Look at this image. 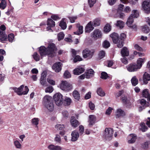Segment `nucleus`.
Masks as SVG:
<instances>
[{"label": "nucleus", "mask_w": 150, "mask_h": 150, "mask_svg": "<svg viewBox=\"0 0 150 150\" xmlns=\"http://www.w3.org/2000/svg\"><path fill=\"white\" fill-rule=\"evenodd\" d=\"M57 50V48L55 45L52 43H50L46 48L44 46L40 47L39 52L42 58L46 56H47L49 57L52 58L56 56Z\"/></svg>", "instance_id": "1"}, {"label": "nucleus", "mask_w": 150, "mask_h": 150, "mask_svg": "<svg viewBox=\"0 0 150 150\" xmlns=\"http://www.w3.org/2000/svg\"><path fill=\"white\" fill-rule=\"evenodd\" d=\"M145 60V58H139L137 60V64L135 63L131 64L127 66V70L129 72H134L137 71L141 68L142 64Z\"/></svg>", "instance_id": "2"}, {"label": "nucleus", "mask_w": 150, "mask_h": 150, "mask_svg": "<svg viewBox=\"0 0 150 150\" xmlns=\"http://www.w3.org/2000/svg\"><path fill=\"white\" fill-rule=\"evenodd\" d=\"M42 103L45 107L50 111L54 110V105L51 97L46 95L43 98Z\"/></svg>", "instance_id": "3"}, {"label": "nucleus", "mask_w": 150, "mask_h": 150, "mask_svg": "<svg viewBox=\"0 0 150 150\" xmlns=\"http://www.w3.org/2000/svg\"><path fill=\"white\" fill-rule=\"evenodd\" d=\"M139 16V14L137 10H134L132 11V13L128 18L126 24L127 26L135 30L137 29V26L135 24H134L132 26L131 25L133 22L134 18H137Z\"/></svg>", "instance_id": "4"}, {"label": "nucleus", "mask_w": 150, "mask_h": 150, "mask_svg": "<svg viewBox=\"0 0 150 150\" xmlns=\"http://www.w3.org/2000/svg\"><path fill=\"white\" fill-rule=\"evenodd\" d=\"M13 90L15 92L17 93V94L19 96L26 95L29 91V89L27 86H25L24 88V86L23 85H21L18 88H13Z\"/></svg>", "instance_id": "5"}, {"label": "nucleus", "mask_w": 150, "mask_h": 150, "mask_svg": "<svg viewBox=\"0 0 150 150\" xmlns=\"http://www.w3.org/2000/svg\"><path fill=\"white\" fill-rule=\"evenodd\" d=\"M110 37L112 38L113 42L117 44V46L119 48H121L123 46V44H122V42L119 41V36L117 34L113 33L110 35Z\"/></svg>", "instance_id": "6"}, {"label": "nucleus", "mask_w": 150, "mask_h": 150, "mask_svg": "<svg viewBox=\"0 0 150 150\" xmlns=\"http://www.w3.org/2000/svg\"><path fill=\"white\" fill-rule=\"evenodd\" d=\"M59 87L61 89L66 91H69L73 88L72 85L66 81H62Z\"/></svg>", "instance_id": "7"}, {"label": "nucleus", "mask_w": 150, "mask_h": 150, "mask_svg": "<svg viewBox=\"0 0 150 150\" xmlns=\"http://www.w3.org/2000/svg\"><path fill=\"white\" fill-rule=\"evenodd\" d=\"M113 130L112 129L110 128H105L104 133L103 137L106 140H110L112 138Z\"/></svg>", "instance_id": "8"}, {"label": "nucleus", "mask_w": 150, "mask_h": 150, "mask_svg": "<svg viewBox=\"0 0 150 150\" xmlns=\"http://www.w3.org/2000/svg\"><path fill=\"white\" fill-rule=\"evenodd\" d=\"M53 99L56 104L59 106L63 103L62 95L59 93H57L53 96Z\"/></svg>", "instance_id": "9"}, {"label": "nucleus", "mask_w": 150, "mask_h": 150, "mask_svg": "<svg viewBox=\"0 0 150 150\" xmlns=\"http://www.w3.org/2000/svg\"><path fill=\"white\" fill-rule=\"evenodd\" d=\"M82 53L83 57L89 59L92 58L93 56L94 51H91L88 49L86 48L83 51Z\"/></svg>", "instance_id": "10"}, {"label": "nucleus", "mask_w": 150, "mask_h": 150, "mask_svg": "<svg viewBox=\"0 0 150 150\" xmlns=\"http://www.w3.org/2000/svg\"><path fill=\"white\" fill-rule=\"evenodd\" d=\"M91 37L95 39L101 38L102 35L101 31L98 29H95L91 34Z\"/></svg>", "instance_id": "11"}, {"label": "nucleus", "mask_w": 150, "mask_h": 150, "mask_svg": "<svg viewBox=\"0 0 150 150\" xmlns=\"http://www.w3.org/2000/svg\"><path fill=\"white\" fill-rule=\"evenodd\" d=\"M6 29L5 26L2 25L0 27V40L1 41L6 40L7 38V36L5 34L4 31Z\"/></svg>", "instance_id": "12"}, {"label": "nucleus", "mask_w": 150, "mask_h": 150, "mask_svg": "<svg viewBox=\"0 0 150 150\" xmlns=\"http://www.w3.org/2000/svg\"><path fill=\"white\" fill-rule=\"evenodd\" d=\"M142 8L145 12L147 13H150V1H145L142 3Z\"/></svg>", "instance_id": "13"}, {"label": "nucleus", "mask_w": 150, "mask_h": 150, "mask_svg": "<svg viewBox=\"0 0 150 150\" xmlns=\"http://www.w3.org/2000/svg\"><path fill=\"white\" fill-rule=\"evenodd\" d=\"M47 25L48 26L47 28V30L50 32L52 31L51 29V28L54 27L55 25V23L51 18L48 19L47 23Z\"/></svg>", "instance_id": "14"}, {"label": "nucleus", "mask_w": 150, "mask_h": 150, "mask_svg": "<svg viewBox=\"0 0 150 150\" xmlns=\"http://www.w3.org/2000/svg\"><path fill=\"white\" fill-rule=\"evenodd\" d=\"M137 138V137L136 134H130L127 137L128 142L129 144L133 143L135 142Z\"/></svg>", "instance_id": "15"}, {"label": "nucleus", "mask_w": 150, "mask_h": 150, "mask_svg": "<svg viewBox=\"0 0 150 150\" xmlns=\"http://www.w3.org/2000/svg\"><path fill=\"white\" fill-rule=\"evenodd\" d=\"M62 64L59 62H56L54 64L52 67V69L56 72H59L62 69Z\"/></svg>", "instance_id": "16"}, {"label": "nucleus", "mask_w": 150, "mask_h": 150, "mask_svg": "<svg viewBox=\"0 0 150 150\" xmlns=\"http://www.w3.org/2000/svg\"><path fill=\"white\" fill-rule=\"evenodd\" d=\"M93 23L91 21L89 22L86 25L85 28V32L86 33H90L94 29L93 26Z\"/></svg>", "instance_id": "17"}, {"label": "nucleus", "mask_w": 150, "mask_h": 150, "mask_svg": "<svg viewBox=\"0 0 150 150\" xmlns=\"http://www.w3.org/2000/svg\"><path fill=\"white\" fill-rule=\"evenodd\" d=\"M79 134L78 132L76 130L73 131L71 134V141L73 142H75L78 139L79 137Z\"/></svg>", "instance_id": "18"}, {"label": "nucleus", "mask_w": 150, "mask_h": 150, "mask_svg": "<svg viewBox=\"0 0 150 150\" xmlns=\"http://www.w3.org/2000/svg\"><path fill=\"white\" fill-rule=\"evenodd\" d=\"M67 20L66 18H63L60 21L59 25L61 27V28L63 30L65 29L67 27L66 22Z\"/></svg>", "instance_id": "19"}, {"label": "nucleus", "mask_w": 150, "mask_h": 150, "mask_svg": "<svg viewBox=\"0 0 150 150\" xmlns=\"http://www.w3.org/2000/svg\"><path fill=\"white\" fill-rule=\"evenodd\" d=\"M70 122L72 126L74 127H77L79 125V123L78 120L75 118V117L72 116L71 118Z\"/></svg>", "instance_id": "20"}, {"label": "nucleus", "mask_w": 150, "mask_h": 150, "mask_svg": "<svg viewBox=\"0 0 150 150\" xmlns=\"http://www.w3.org/2000/svg\"><path fill=\"white\" fill-rule=\"evenodd\" d=\"M84 69L81 67H79L75 69L73 71L74 74L76 75H79L82 73Z\"/></svg>", "instance_id": "21"}, {"label": "nucleus", "mask_w": 150, "mask_h": 150, "mask_svg": "<svg viewBox=\"0 0 150 150\" xmlns=\"http://www.w3.org/2000/svg\"><path fill=\"white\" fill-rule=\"evenodd\" d=\"M150 80V75L146 72H145L143 76V81L144 83L146 84L148 81Z\"/></svg>", "instance_id": "22"}, {"label": "nucleus", "mask_w": 150, "mask_h": 150, "mask_svg": "<svg viewBox=\"0 0 150 150\" xmlns=\"http://www.w3.org/2000/svg\"><path fill=\"white\" fill-rule=\"evenodd\" d=\"M96 120V118L95 115H90L89 117V125H92L95 123Z\"/></svg>", "instance_id": "23"}, {"label": "nucleus", "mask_w": 150, "mask_h": 150, "mask_svg": "<svg viewBox=\"0 0 150 150\" xmlns=\"http://www.w3.org/2000/svg\"><path fill=\"white\" fill-rule=\"evenodd\" d=\"M121 53L123 57L127 56L129 55V54L128 49L125 47H124L122 48Z\"/></svg>", "instance_id": "24"}, {"label": "nucleus", "mask_w": 150, "mask_h": 150, "mask_svg": "<svg viewBox=\"0 0 150 150\" xmlns=\"http://www.w3.org/2000/svg\"><path fill=\"white\" fill-rule=\"evenodd\" d=\"M94 71L91 69H90L87 71L85 73L86 76V78L89 79L92 77L93 75Z\"/></svg>", "instance_id": "25"}, {"label": "nucleus", "mask_w": 150, "mask_h": 150, "mask_svg": "<svg viewBox=\"0 0 150 150\" xmlns=\"http://www.w3.org/2000/svg\"><path fill=\"white\" fill-rule=\"evenodd\" d=\"M72 95L75 100H79L80 99V95L78 91L76 90H74L72 93Z\"/></svg>", "instance_id": "26"}, {"label": "nucleus", "mask_w": 150, "mask_h": 150, "mask_svg": "<svg viewBox=\"0 0 150 150\" xmlns=\"http://www.w3.org/2000/svg\"><path fill=\"white\" fill-rule=\"evenodd\" d=\"M49 149L50 150H61L62 147L59 146H55L53 144H51L48 146Z\"/></svg>", "instance_id": "27"}, {"label": "nucleus", "mask_w": 150, "mask_h": 150, "mask_svg": "<svg viewBox=\"0 0 150 150\" xmlns=\"http://www.w3.org/2000/svg\"><path fill=\"white\" fill-rule=\"evenodd\" d=\"M125 115V112L121 109H118L117 110L116 114V117L118 118L121 116H123Z\"/></svg>", "instance_id": "28"}, {"label": "nucleus", "mask_w": 150, "mask_h": 150, "mask_svg": "<svg viewBox=\"0 0 150 150\" xmlns=\"http://www.w3.org/2000/svg\"><path fill=\"white\" fill-rule=\"evenodd\" d=\"M115 25L120 28L122 29L124 26L125 23L121 20L117 21V23H115Z\"/></svg>", "instance_id": "29"}, {"label": "nucleus", "mask_w": 150, "mask_h": 150, "mask_svg": "<svg viewBox=\"0 0 150 150\" xmlns=\"http://www.w3.org/2000/svg\"><path fill=\"white\" fill-rule=\"evenodd\" d=\"M71 102V99L70 98L66 97L64 100V104L65 106H68L70 105Z\"/></svg>", "instance_id": "30"}, {"label": "nucleus", "mask_w": 150, "mask_h": 150, "mask_svg": "<svg viewBox=\"0 0 150 150\" xmlns=\"http://www.w3.org/2000/svg\"><path fill=\"white\" fill-rule=\"evenodd\" d=\"M13 143L14 146L16 148L18 149H21V148L22 145L16 139H13Z\"/></svg>", "instance_id": "31"}, {"label": "nucleus", "mask_w": 150, "mask_h": 150, "mask_svg": "<svg viewBox=\"0 0 150 150\" xmlns=\"http://www.w3.org/2000/svg\"><path fill=\"white\" fill-rule=\"evenodd\" d=\"M0 8L4 9L5 8L7 5L6 2L5 0H0Z\"/></svg>", "instance_id": "32"}, {"label": "nucleus", "mask_w": 150, "mask_h": 150, "mask_svg": "<svg viewBox=\"0 0 150 150\" xmlns=\"http://www.w3.org/2000/svg\"><path fill=\"white\" fill-rule=\"evenodd\" d=\"M97 93L100 96H104L105 95L104 92L100 88H98Z\"/></svg>", "instance_id": "33"}, {"label": "nucleus", "mask_w": 150, "mask_h": 150, "mask_svg": "<svg viewBox=\"0 0 150 150\" xmlns=\"http://www.w3.org/2000/svg\"><path fill=\"white\" fill-rule=\"evenodd\" d=\"M83 33V27L82 26H79L78 28V30L74 32V33L77 35H79Z\"/></svg>", "instance_id": "34"}, {"label": "nucleus", "mask_w": 150, "mask_h": 150, "mask_svg": "<svg viewBox=\"0 0 150 150\" xmlns=\"http://www.w3.org/2000/svg\"><path fill=\"white\" fill-rule=\"evenodd\" d=\"M142 30L144 33H147L150 31V28L147 25H144L142 26Z\"/></svg>", "instance_id": "35"}, {"label": "nucleus", "mask_w": 150, "mask_h": 150, "mask_svg": "<svg viewBox=\"0 0 150 150\" xmlns=\"http://www.w3.org/2000/svg\"><path fill=\"white\" fill-rule=\"evenodd\" d=\"M133 86H135L138 83V80L135 76L133 77L131 80Z\"/></svg>", "instance_id": "36"}, {"label": "nucleus", "mask_w": 150, "mask_h": 150, "mask_svg": "<svg viewBox=\"0 0 150 150\" xmlns=\"http://www.w3.org/2000/svg\"><path fill=\"white\" fill-rule=\"evenodd\" d=\"M149 94L148 90L145 89L142 91V95L143 97L146 98L149 96Z\"/></svg>", "instance_id": "37"}, {"label": "nucleus", "mask_w": 150, "mask_h": 150, "mask_svg": "<svg viewBox=\"0 0 150 150\" xmlns=\"http://www.w3.org/2000/svg\"><path fill=\"white\" fill-rule=\"evenodd\" d=\"M6 55V52L4 50L0 49V61H2L4 59V56Z\"/></svg>", "instance_id": "38"}, {"label": "nucleus", "mask_w": 150, "mask_h": 150, "mask_svg": "<svg viewBox=\"0 0 150 150\" xmlns=\"http://www.w3.org/2000/svg\"><path fill=\"white\" fill-rule=\"evenodd\" d=\"M147 127L146 126L145 124L144 123H142L140 124V129L143 132H144L147 129Z\"/></svg>", "instance_id": "39"}, {"label": "nucleus", "mask_w": 150, "mask_h": 150, "mask_svg": "<svg viewBox=\"0 0 150 150\" xmlns=\"http://www.w3.org/2000/svg\"><path fill=\"white\" fill-rule=\"evenodd\" d=\"M140 103L142 105L144 106L145 107H148L149 106V104L148 102L144 99H142L140 101Z\"/></svg>", "instance_id": "40"}, {"label": "nucleus", "mask_w": 150, "mask_h": 150, "mask_svg": "<svg viewBox=\"0 0 150 150\" xmlns=\"http://www.w3.org/2000/svg\"><path fill=\"white\" fill-rule=\"evenodd\" d=\"M65 127V125L63 124H57L55 126V128L57 130H62Z\"/></svg>", "instance_id": "41"}, {"label": "nucleus", "mask_w": 150, "mask_h": 150, "mask_svg": "<svg viewBox=\"0 0 150 150\" xmlns=\"http://www.w3.org/2000/svg\"><path fill=\"white\" fill-rule=\"evenodd\" d=\"M111 26L109 24H107L104 27V31L105 32H109L111 30Z\"/></svg>", "instance_id": "42"}, {"label": "nucleus", "mask_w": 150, "mask_h": 150, "mask_svg": "<svg viewBox=\"0 0 150 150\" xmlns=\"http://www.w3.org/2000/svg\"><path fill=\"white\" fill-rule=\"evenodd\" d=\"M39 119L37 118H34L33 119L31 120V122L32 124L35 125L37 127V125L39 123Z\"/></svg>", "instance_id": "43"}, {"label": "nucleus", "mask_w": 150, "mask_h": 150, "mask_svg": "<svg viewBox=\"0 0 150 150\" xmlns=\"http://www.w3.org/2000/svg\"><path fill=\"white\" fill-rule=\"evenodd\" d=\"M54 141L57 143L60 144L61 139L60 136L58 134H56L54 138Z\"/></svg>", "instance_id": "44"}, {"label": "nucleus", "mask_w": 150, "mask_h": 150, "mask_svg": "<svg viewBox=\"0 0 150 150\" xmlns=\"http://www.w3.org/2000/svg\"><path fill=\"white\" fill-rule=\"evenodd\" d=\"M105 52L103 50L100 51L98 54V57L101 59L103 58L105 56Z\"/></svg>", "instance_id": "45"}, {"label": "nucleus", "mask_w": 150, "mask_h": 150, "mask_svg": "<svg viewBox=\"0 0 150 150\" xmlns=\"http://www.w3.org/2000/svg\"><path fill=\"white\" fill-rule=\"evenodd\" d=\"M64 36V35L62 32H61L57 35L58 39L59 41H60L63 39Z\"/></svg>", "instance_id": "46"}, {"label": "nucleus", "mask_w": 150, "mask_h": 150, "mask_svg": "<svg viewBox=\"0 0 150 150\" xmlns=\"http://www.w3.org/2000/svg\"><path fill=\"white\" fill-rule=\"evenodd\" d=\"M93 26H97L100 25V20L99 19H96L93 22H92Z\"/></svg>", "instance_id": "47"}, {"label": "nucleus", "mask_w": 150, "mask_h": 150, "mask_svg": "<svg viewBox=\"0 0 150 150\" xmlns=\"http://www.w3.org/2000/svg\"><path fill=\"white\" fill-rule=\"evenodd\" d=\"M74 62H76L77 61H80L82 60V58L79 55H76L74 57Z\"/></svg>", "instance_id": "48"}, {"label": "nucleus", "mask_w": 150, "mask_h": 150, "mask_svg": "<svg viewBox=\"0 0 150 150\" xmlns=\"http://www.w3.org/2000/svg\"><path fill=\"white\" fill-rule=\"evenodd\" d=\"M33 57L34 59L36 61H38L40 60V56L37 53L35 52L33 54Z\"/></svg>", "instance_id": "49"}, {"label": "nucleus", "mask_w": 150, "mask_h": 150, "mask_svg": "<svg viewBox=\"0 0 150 150\" xmlns=\"http://www.w3.org/2000/svg\"><path fill=\"white\" fill-rule=\"evenodd\" d=\"M103 46L105 48H108L110 46L109 42L107 40L105 41L103 43Z\"/></svg>", "instance_id": "50"}, {"label": "nucleus", "mask_w": 150, "mask_h": 150, "mask_svg": "<svg viewBox=\"0 0 150 150\" xmlns=\"http://www.w3.org/2000/svg\"><path fill=\"white\" fill-rule=\"evenodd\" d=\"M126 37V35L124 33H122L120 34V37H119V41H121L122 42V44H123V41L124 39Z\"/></svg>", "instance_id": "51"}, {"label": "nucleus", "mask_w": 150, "mask_h": 150, "mask_svg": "<svg viewBox=\"0 0 150 150\" xmlns=\"http://www.w3.org/2000/svg\"><path fill=\"white\" fill-rule=\"evenodd\" d=\"M108 77V75L105 72H103L101 73V78L102 79H106Z\"/></svg>", "instance_id": "52"}, {"label": "nucleus", "mask_w": 150, "mask_h": 150, "mask_svg": "<svg viewBox=\"0 0 150 150\" xmlns=\"http://www.w3.org/2000/svg\"><path fill=\"white\" fill-rule=\"evenodd\" d=\"M84 129L82 125H81L79 127V134L81 135L84 132Z\"/></svg>", "instance_id": "53"}, {"label": "nucleus", "mask_w": 150, "mask_h": 150, "mask_svg": "<svg viewBox=\"0 0 150 150\" xmlns=\"http://www.w3.org/2000/svg\"><path fill=\"white\" fill-rule=\"evenodd\" d=\"M68 18L70 20L71 23H73L74 22L75 20L77 19V17L76 16H72L68 17Z\"/></svg>", "instance_id": "54"}, {"label": "nucleus", "mask_w": 150, "mask_h": 150, "mask_svg": "<svg viewBox=\"0 0 150 150\" xmlns=\"http://www.w3.org/2000/svg\"><path fill=\"white\" fill-rule=\"evenodd\" d=\"M53 91V87L51 86L47 87L45 90V91L46 93H51Z\"/></svg>", "instance_id": "55"}, {"label": "nucleus", "mask_w": 150, "mask_h": 150, "mask_svg": "<svg viewBox=\"0 0 150 150\" xmlns=\"http://www.w3.org/2000/svg\"><path fill=\"white\" fill-rule=\"evenodd\" d=\"M96 2V0H88V3L90 7H92Z\"/></svg>", "instance_id": "56"}, {"label": "nucleus", "mask_w": 150, "mask_h": 150, "mask_svg": "<svg viewBox=\"0 0 150 150\" xmlns=\"http://www.w3.org/2000/svg\"><path fill=\"white\" fill-rule=\"evenodd\" d=\"M64 76L65 78H68L71 77L70 73L67 71H66L64 73Z\"/></svg>", "instance_id": "57"}, {"label": "nucleus", "mask_w": 150, "mask_h": 150, "mask_svg": "<svg viewBox=\"0 0 150 150\" xmlns=\"http://www.w3.org/2000/svg\"><path fill=\"white\" fill-rule=\"evenodd\" d=\"M14 38V35L13 34H10L8 35V40L10 42L13 41Z\"/></svg>", "instance_id": "58"}, {"label": "nucleus", "mask_w": 150, "mask_h": 150, "mask_svg": "<svg viewBox=\"0 0 150 150\" xmlns=\"http://www.w3.org/2000/svg\"><path fill=\"white\" fill-rule=\"evenodd\" d=\"M40 83L43 86H47V83L46 81V79H40Z\"/></svg>", "instance_id": "59"}, {"label": "nucleus", "mask_w": 150, "mask_h": 150, "mask_svg": "<svg viewBox=\"0 0 150 150\" xmlns=\"http://www.w3.org/2000/svg\"><path fill=\"white\" fill-rule=\"evenodd\" d=\"M112 108L110 107H109L106 110L105 114L107 115H110L112 112Z\"/></svg>", "instance_id": "60"}, {"label": "nucleus", "mask_w": 150, "mask_h": 150, "mask_svg": "<svg viewBox=\"0 0 150 150\" xmlns=\"http://www.w3.org/2000/svg\"><path fill=\"white\" fill-rule=\"evenodd\" d=\"M79 52V51H76L74 49H71V52L72 53V56L73 57L75 56L77 53Z\"/></svg>", "instance_id": "61"}, {"label": "nucleus", "mask_w": 150, "mask_h": 150, "mask_svg": "<svg viewBox=\"0 0 150 150\" xmlns=\"http://www.w3.org/2000/svg\"><path fill=\"white\" fill-rule=\"evenodd\" d=\"M149 142H144L143 144L142 145V147L145 149H147L148 148V145L149 144Z\"/></svg>", "instance_id": "62"}, {"label": "nucleus", "mask_w": 150, "mask_h": 150, "mask_svg": "<svg viewBox=\"0 0 150 150\" xmlns=\"http://www.w3.org/2000/svg\"><path fill=\"white\" fill-rule=\"evenodd\" d=\"M124 5L120 4L118 6V8L117 9V11L118 12L119 11H122L123 10L124 7Z\"/></svg>", "instance_id": "63"}, {"label": "nucleus", "mask_w": 150, "mask_h": 150, "mask_svg": "<svg viewBox=\"0 0 150 150\" xmlns=\"http://www.w3.org/2000/svg\"><path fill=\"white\" fill-rule=\"evenodd\" d=\"M62 114L63 116L64 117H67L69 115L68 112L66 110H63L62 112Z\"/></svg>", "instance_id": "64"}]
</instances>
